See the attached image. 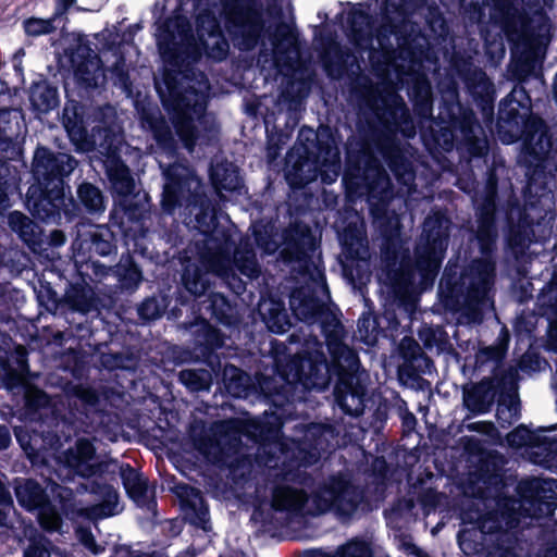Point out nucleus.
<instances>
[{"label": "nucleus", "instance_id": "nucleus-1", "mask_svg": "<svg viewBox=\"0 0 557 557\" xmlns=\"http://www.w3.org/2000/svg\"><path fill=\"white\" fill-rule=\"evenodd\" d=\"M177 30L178 23L170 17L158 25L156 42L164 66L154 87L183 147L193 152L197 145L211 146L218 138L219 126L206 114V107L198 100L199 91L184 86L181 77L201 60L206 42H199L189 28L181 30L177 40Z\"/></svg>", "mask_w": 557, "mask_h": 557}, {"label": "nucleus", "instance_id": "nucleus-2", "mask_svg": "<svg viewBox=\"0 0 557 557\" xmlns=\"http://www.w3.org/2000/svg\"><path fill=\"white\" fill-rule=\"evenodd\" d=\"M496 133L504 145L521 140L518 157L524 168L530 193H543L550 178L548 161L557 159V137L547 122L532 112V98L524 85H515L498 104Z\"/></svg>", "mask_w": 557, "mask_h": 557}, {"label": "nucleus", "instance_id": "nucleus-3", "mask_svg": "<svg viewBox=\"0 0 557 557\" xmlns=\"http://www.w3.org/2000/svg\"><path fill=\"white\" fill-rule=\"evenodd\" d=\"M408 98L413 113L420 120H431V140L434 148L444 152L466 151L471 158H483L487 153V143L479 137L482 126L475 112L463 104L457 87L441 92L438 113L432 116L433 90L429 78L419 74L408 86Z\"/></svg>", "mask_w": 557, "mask_h": 557}, {"label": "nucleus", "instance_id": "nucleus-4", "mask_svg": "<svg viewBox=\"0 0 557 557\" xmlns=\"http://www.w3.org/2000/svg\"><path fill=\"white\" fill-rule=\"evenodd\" d=\"M161 169L162 212L174 215L180 210L185 225L203 236L201 242L190 240L188 244H250L248 239L236 243L231 228L220 223L218 209L208 196L207 185L191 165L173 162L161 165Z\"/></svg>", "mask_w": 557, "mask_h": 557}, {"label": "nucleus", "instance_id": "nucleus-5", "mask_svg": "<svg viewBox=\"0 0 557 557\" xmlns=\"http://www.w3.org/2000/svg\"><path fill=\"white\" fill-rule=\"evenodd\" d=\"M99 145L108 189L112 197L109 227L113 237L120 235L123 244L145 238L149 228L150 198L136 189L134 173L121 156V141L111 129H106Z\"/></svg>", "mask_w": 557, "mask_h": 557}, {"label": "nucleus", "instance_id": "nucleus-6", "mask_svg": "<svg viewBox=\"0 0 557 557\" xmlns=\"http://www.w3.org/2000/svg\"><path fill=\"white\" fill-rule=\"evenodd\" d=\"M557 491V480L532 479L519 485L521 499H502L496 508L483 515L479 521L481 533L493 534L508 531L521 522L522 517H540L552 512Z\"/></svg>", "mask_w": 557, "mask_h": 557}, {"label": "nucleus", "instance_id": "nucleus-7", "mask_svg": "<svg viewBox=\"0 0 557 557\" xmlns=\"http://www.w3.org/2000/svg\"><path fill=\"white\" fill-rule=\"evenodd\" d=\"M360 500V494L346 479L331 478L309 498L304 491L278 487L273 494L272 507L288 513L318 515L334 510L339 515H350Z\"/></svg>", "mask_w": 557, "mask_h": 557}, {"label": "nucleus", "instance_id": "nucleus-8", "mask_svg": "<svg viewBox=\"0 0 557 557\" xmlns=\"http://www.w3.org/2000/svg\"><path fill=\"white\" fill-rule=\"evenodd\" d=\"M24 123L22 109L0 107V213L11 207L10 197L21 183L20 171L10 161H18L23 156L16 138Z\"/></svg>", "mask_w": 557, "mask_h": 557}, {"label": "nucleus", "instance_id": "nucleus-9", "mask_svg": "<svg viewBox=\"0 0 557 557\" xmlns=\"http://www.w3.org/2000/svg\"><path fill=\"white\" fill-rule=\"evenodd\" d=\"M225 29L240 51H252L265 37V20L258 0H220Z\"/></svg>", "mask_w": 557, "mask_h": 557}, {"label": "nucleus", "instance_id": "nucleus-10", "mask_svg": "<svg viewBox=\"0 0 557 557\" xmlns=\"http://www.w3.org/2000/svg\"><path fill=\"white\" fill-rule=\"evenodd\" d=\"M78 164V160L71 153L55 151L39 144L33 153L32 180L46 186L67 189L70 193L69 180Z\"/></svg>", "mask_w": 557, "mask_h": 557}, {"label": "nucleus", "instance_id": "nucleus-11", "mask_svg": "<svg viewBox=\"0 0 557 557\" xmlns=\"http://www.w3.org/2000/svg\"><path fill=\"white\" fill-rule=\"evenodd\" d=\"M307 357L295 356L280 370L281 377L289 385L301 384L305 388L324 389L330 383V368L318 342L309 343Z\"/></svg>", "mask_w": 557, "mask_h": 557}, {"label": "nucleus", "instance_id": "nucleus-12", "mask_svg": "<svg viewBox=\"0 0 557 557\" xmlns=\"http://www.w3.org/2000/svg\"><path fill=\"white\" fill-rule=\"evenodd\" d=\"M547 172L550 175L547 182V189L543 193H535L534 190L528 191V181L523 188V203L520 199L511 194L503 206L504 218L509 228L510 234L521 236L532 232L533 219L528 213V209H536L544 206V201L550 200L553 194V187L555 186V174L549 169V162L547 163ZM528 178V176L525 175Z\"/></svg>", "mask_w": 557, "mask_h": 557}, {"label": "nucleus", "instance_id": "nucleus-13", "mask_svg": "<svg viewBox=\"0 0 557 557\" xmlns=\"http://www.w3.org/2000/svg\"><path fill=\"white\" fill-rule=\"evenodd\" d=\"M341 358L334 357L339 369V382L335 388V398L338 406L348 414L359 416L364 408L366 388L360 379L352 373L356 367L355 354L346 346L338 347Z\"/></svg>", "mask_w": 557, "mask_h": 557}, {"label": "nucleus", "instance_id": "nucleus-14", "mask_svg": "<svg viewBox=\"0 0 557 557\" xmlns=\"http://www.w3.org/2000/svg\"><path fill=\"white\" fill-rule=\"evenodd\" d=\"M67 194V189L33 181L26 193L25 206L35 220L61 224L69 208Z\"/></svg>", "mask_w": 557, "mask_h": 557}, {"label": "nucleus", "instance_id": "nucleus-15", "mask_svg": "<svg viewBox=\"0 0 557 557\" xmlns=\"http://www.w3.org/2000/svg\"><path fill=\"white\" fill-rule=\"evenodd\" d=\"M253 244H322L309 224L295 219L281 227L277 218H261L251 224Z\"/></svg>", "mask_w": 557, "mask_h": 557}, {"label": "nucleus", "instance_id": "nucleus-16", "mask_svg": "<svg viewBox=\"0 0 557 557\" xmlns=\"http://www.w3.org/2000/svg\"><path fill=\"white\" fill-rule=\"evenodd\" d=\"M220 248L221 246H214V251L207 249L206 253L203 251L200 252L202 255L200 260L201 269L207 272L211 271L225 275L228 270L235 267L242 274L248 277H253L258 274L259 268L255 255L247 249V246L238 247L234 251L233 259L227 257Z\"/></svg>", "mask_w": 557, "mask_h": 557}, {"label": "nucleus", "instance_id": "nucleus-17", "mask_svg": "<svg viewBox=\"0 0 557 557\" xmlns=\"http://www.w3.org/2000/svg\"><path fill=\"white\" fill-rule=\"evenodd\" d=\"M318 177H323L317 161L311 158V150L302 146L292 148L285 158L284 178L293 191L304 189Z\"/></svg>", "mask_w": 557, "mask_h": 557}, {"label": "nucleus", "instance_id": "nucleus-18", "mask_svg": "<svg viewBox=\"0 0 557 557\" xmlns=\"http://www.w3.org/2000/svg\"><path fill=\"white\" fill-rule=\"evenodd\" d=\"M62 124L77 152L94 150L96 141L89 135V116L86 114V108L82 102L76 100L65 102L62 111Z\"/></svg>", "mask_w": 557, "mask_h": 557}, {"label": "nucleus", "instance_id": "nucleus-19", "mask_svg": "<svg viewBox=\"0 0 557 557\" xmlns=\"http://www.w3.org/2000/svg\"><path fill=\"white\" fill-rule=\"evenodd\" d=\"M74 77L79 88L96 90L106 79L103 63L89 45H79L71 55Z\"/></svg>", "mask_w": 557, "mask_h": 557}, {"label": "nucleus", "instance_id": "nucleus-20", "mask_svg": "<svg viewBox=\"0 0 557 557\" xmlns=\"http://www.w3.org/2000/svg\"><path fill=\"white\" fill-rule=\"evenodd\" d=\"M67 201L69 208L65 210V221L73 222L75 219L81 220L82 213L94 218L102 215L107 209L108 197L94 183L83 181L76 188V199L70 196Z\"/></svg>", "mask_w": 557, "mask_h": 557}, {"label": "nucleus", "instance_id": "nucleus-21", "mask_svg": "<svg viewBox=\"0 0 557 557\" xmlns=\"http://www.w3.org/2000/svg\"><path fill=\"white\" fill-rule=\"evenodd\" d=\"M315 151H311V158L323 173L322 182L333 183L341 172V153L335 135L331 127L324 126L314 134Z\"/></svg>", "mask_w": 557, "mask_h": 557}, {"label": "nucleus", "instance_id": "nucleus-22", "mask_svg": "<svg viewBox=\"0 0 557 557\" xmlns=\"http://www.w3.org/2000/svg\"><path fill=\"white\" fill-rule=\"evenodd\" d=\"M356 194L366 196L367 201L372 208L388 207L393 198V188L389 176L382 163H379L373 170L362 177V181L354 182L352 191L348 196Z\"/></svg>", "mask_w": 557, "mask_h": 557}, {"label": "nucleus", "instance_id": "nucleus-23", "mask_svg": "<svg viewBox=\"0 0 557 557\" xmlns=\"http://www.w3.org/2000/svg\"><path fill=\"white\" fill-rule=\"evenodd\" d=\"M15 494L18 503L26 509H39L38 519L44 529L48 531L59 529L61 518L52 507L45 505V493L36 482L30 480L18 481L15 486Z\"/></svg>", "mask_w": 557, "mask_h": 557}, {"label": "nucleus", "instance_id": "nucleus-24", "mask_svg": "<svg viewBox=\"0 0 557 557\" xmlns=\"http://www.w3.org/2000/svg\"><path fill=\"white\" fill-rule=\"evenodd\" d=\"M468 94L482 114L483 122L488 126L495 117L496 90L494 84L482 71L475 72L465 79Z\"/></svg>", "mask_w": 557, "mask_h": 557}, {"label": "nucleus", "instance_id": "nucleus-25", "mask_svg": "<svg viewBox=\"0 0 557 557\" xmlns=\"http://www.w3.org/2000/svg\"><path fill=\"white\" fill-rule=\"evenodd\" d=\"M377 150L399 184L408 185L414 181L412 162L406 157L399 141L386 136L380 140Z\"/></svg>", "mask_w": 557, "mask_h": 557}, {"label": "nucleus", "instance_id": "nucleus-26", "mask_svg": "<svg viewBox=\"0 0 557 557\" xmlns=\"http://www.w3.org/2000/svg\"><path fill=\"white\" fill-rule=\"evenodd\" d=\"M304 246H289L290 249L284 251V257L288 262H295L299 271L309 275L315 286L317 293L324 296L327 294L324 272L321 267V252L317 246H308V251L300 250Z\"/></svg>", "mask_w": 557, "mask_h": 557}, {"label": "nucleus", "instance_id": "nucleus-27", "mask_svg": "<svg viewBox=\"0 0 557 557\" xmlns=\"http://www.w3.org/2000/svg\"><path fill=\"white\" fill-rule=\"evenodd\" d=\"M476 228H471L475 244H496L498 200L475 199Z\"/></svg>", "mask_w": 557, "mask_h": 557}, {"label": "nucleus", "instance_id": "nucleus-28", "mask_svg": "<svg viewBox=\"0 0 557 557\" xmlns=\"http://www.w3.org/2000/svg\"><path fill=\"white\" fill-rule=\"evenodd\" d=\"M494 277V263L487 258L471 264L461 277L462 286L468 288V296L473 301H483L491 288Z\"/></svg>", "mask_w": 557, "mask_h": 557}, {"label": "nucleus", "instance_id": "nucleus-29", "mask_svg": "<svg viewBox=\"0 0 557 557\" xmlns=\"http://www.w3.org/2000/svg\"><path fill=\"white\" fill-rule=\"evenodd\" d=\"M379 163H381L380 160L370 149L366 147L358 149L348 148L343 175L347 194L352 191L354 182L362 181V176L364 177V175Z\"/></svg>", "mask_w": 557, "mask_h": 557}, {"label": "nucleus", "instance_id": "nucleus-30", "mask_svg": "<svg viewBox=\"0 0 557 557\" xmlns=\"http://www.w3.org/2000/svg\"><path fill=\"white\" fill-rule=\"evenodd\" d=\"M338 244H370L363 218L351 207H345L335 222Z\"/></svg>", "mask_w": 557, "mask_h": 557}, {"label": "nucleus", "instance_id": "nucleus-31", "mask_svg": "<svg viewBox=\"0 0 557 557\" xmlns=\"http://www.w3.org/2000/svg\"><path fill=\"white\" fill-rule=\"evenodd\" d=\"M28 100L33 111L47 114L60 104L58 87L44 75H39L28 88Z\"/></svg>", "mask_w": 557, "mask_h": 557}, {"label": "nucleus", "instance_id": "nucleus-32", "mask_svg": "<svg viewBox=\"0 0 557 557\" xmlns=\"http://www.w3.org/2000/svg\"><path fill=\"white\" fill-rule=\"evenodd\" d=\"M451 219L443 210H432L422 223L421 240L418 244H449Z\"/></svg>", "mask_w": 557, "mask_h": 557}, {"label": "nucleus", "instance_id": "nucleus-33", "mask_svg": "<svg viewBox=\"0 0 557 557\" xmlns=\"http://www.w3.org/2000/svg\"><path fill=\"white\" fill-rule=\"evenodd\" d=\"M176 494L182 498L185 515L189 522L205 531L209 530L208 508L200 492L187 485H177Z\"/></svg>", "mask_w": 557, "mask_h": 557}, {"label": "nucleus", "instance_id": "nucleus-34", "mask_svg": "<svg viewBox=\"0 0 557 557\" xmlns=\"http://www.w3.org/2000/svg\"><path fill=\"white\" fill-rule=\"evenodd\" d=\"M209 180L212 187L219 193L222 190L230 193H240L244 186L239 174V168L227 160L211 164L209 170Z\"/></svg>", "mask_w": 557, "mask_h": 557}, {"label": "nucleus", "instance_id": "nucleus-35", "mask_svg": "<svg viewBox=\"0 0 557 557\" xmlns=\"http://www.w3.org/2000/svg\"><path fill=\"white\" fill-rule=\"evenodd\" d=\"M370 23L371 15L366 10L352 7L347 13L349 39L356 48L362 51L374 50L372 47L373 36L367 30Z\"/></svg>", "mask_w": 557, "mask_h": 557}, {"label": "nucleus", "instance_id": "nucleus-36", "mask_svg": "<svg viewBox=\"0 0 557 557\" xmlns=\"http://www.w3.org/2000/svg\"><path fill=\"white\" fill-rule=\"evenodd\" d=\"M370 212L382 238L381 244H407L400 238V221L394 211H389L388 207H379Z\"/></svg>", "mask_w": 557, "mask_h": 557}, {"label": "nucleus", "instance_id": "nucleus-37", "mask_svg": "<svg viewBox=\"0 0 557 557\" xmlns=\"http://www.w3.org/2000/svg\"><path fill=\"white\" fill-rule=\"evenodd\" d=\"M95 448L86 440L77 441L75 447L70 448L65 456V465L82 476H90L95 473Z\"/></svg>", "mask_w": 557, "mask_h": 557}, {"label": "nucleus", "instance_id": "nucleus-38", "mask_svg": "<svg viewBox=\"0 0 557 557\" xmlns=\"http://www.w3.org/2000/svg\"><path fill=\"white\" fill-rule=\"evenodd\" d=\"M368 258V246H345L341 255V263L345 275L351 281L355 278L361 280L369 270Z\"/></svg>", "mask_w": 557, "mask_h": 557}, {"label": "nucleus", "instance_id": "nucleus-39", "mask_svg": "<svg viewBox=\"0 0 557 557\" xmlns=\"http://www.w3.org/2000/svg\"><path fill=\"white\" fill-rule=\"evenodd\" d=\"M443 259V246H417L416 249V271L421 276L420 284L432 280Z\"/></svg>", "mask_w": 557, "mask_h": 557}, {"label": "nucleus", "instance_id": "nucleus-40", "mask_svg": "<svg viewBox=\"0 0 557 557\" xmlns=\"http://www.w3.org/2000/svg\"><path fill=\"white\" fill-rule=\"evenodd\" d=\"M323 307V300L309 295L308 288H299L290 296V309L295 317L308 323L315 321Z\"/></svg>", "mask_w": 557, "mask_h": 557}, {"label": "nucleus", "instance_id": "nucleus-41", "mask_svg": "<svg viewBox=\"0 0 557 557\" xmlns=\"http://www.w3.org/2000/svg\"><path fill=\"white\" fill-rule=\"evenodd\" d=\"M8 225L22 240V244H45L41 239L42 227L26 214L12 211L8 216Z\"/></svg>", "mask_w": 557, "mask_h": 557}, {"label": "nucleus", "instance_id": "nucleus-42", "mask_svg": "<svg viewBox=\"0 0 557 557\" xmlns=\"http://www.w3.org/2000/svg\"><path fill=\"white\" fill-rule=\"evenodd\" d=\"M494 387L492 383L487 381H482L463 394L466 407L476 413L486 412L494 403Z\"/></svg>", "mask_w": 557, "mask_h": 557}, {"label": "nucleus", "instance_id": "nucleus-43", "mask_svg": "<svg viewBox=\"0 0 557 557\" xmlns=\"http://www.w3.org/2000/svg\"><path fill=\"white\" fill-rule=\"evenodd\" d=\"M259 311L268 327L274 333H284L289 327L285 309L281 302L263 300L259 304Z\"/></svg>", "mask_w": 557, "mask_h": 557}, {"label": "nucleus", "instance_id": "nucleus-44", "mask_svg": "<svg viewBox=\"0 0 557 557\" xmlns=\"http://www.w3.org/2000/svg\"><path fill=\"white\" fill-rule=\"evenodd\" d=\"M121 476L129 497L133 498L137 504H144L146 502L147 493L146 480L137 471L129 467L122 468Z\"/></svg>", "mask_w": 557, "mask_h": 557}, {"label": "nucleus", "instance_id": "nucleus-45", "mask_svg": "<svg viewBox=\"0 0 557 557\" xmlns=\"http://www.w3.org/2000/svg\"><path fill=\"white\" fill-rule=\"evenodd\" d=\"M310 557H372V549L369 543L352 540L339 546L334 553L314 552Z\"/></svg>", "mask_w": 557, "mask_h": 557}, {"label": "nucleus", "instance_id": "nucleus-46", "mask_svg": "<svg viewBox=\"0 0 557 557\" xmlns=\"http://www.w3.org/2000/svg\"><path fill=\"white\" fill-rule=\"evenodd\" d=\"M535 67V60L530 51H522L513 57L509 65L511 76L518 82L516 85H524L532 75Z\"/></svg>", "mask_w": 557, "mask_h": 557}, {"label": "nucleus", "instance_id": "nucleus-47", "mask_svg": "<svg viewBox=\"0 0 557 557\" xmlns=\"http://www.w3.org/2000/svg\"><path fill=\"white\" fill-rule=\"evenodd\" d=\"M224 380L227 392L234 397H246L249 386V376L236 367L224 369Z\"/></svg>", "mask_w": 557, "mask_h": 557}, {"label": "nucleus", "instance_id": "nucleus-48", "mask_svg": "<svg viewBox=\"0 0 557 557\" xmlns=\"http://www.w3.org/2000/svg\"><path fill=\"white\" fill-rule=\"evenodd\" d=\"M103 502L87 510V516L92 519L106 518L119 512L117 493L111 486L103 488Z\"/></svg>", "mask_w": 557, "mask_h": 557}, {"label": "nucleus", "instance_id": "nucleus-49", "mask_svg": "<svg viewBox=\"0 0 557 557\" xmlns=\"http://www.w3.org/2000/svg\"><path fill=\"white\" fill-rule=\"evenodd\" d=\"M55 20L53 15L49 18L30 16L22 22V27L27 37L50 35L57 30Z\"/></svg>", "mask_w": 557, "mask_h": 557}, {"label": "nucleus", "instance_id": "nucleus-50", "mask_svg": "<svg viewBox=\"0 0 557 557\" xmlns=\"http://www.w3.org/2000/svg\"><path fill=\"white\" fill-rule=\"evenodd\" d=\"M181 382L191 391L208 389L211 376L208 371L184 370L180 373Z\"/></svg>", "mask_w": 557, "mask_h": 557}, {"label": "nucleus", "instance_id": "nucleus-51", "mask_svg": "<svg viewBox=\"0 0 557 557\" xmlns=\"http://www.w3.org/2000/svg\"><path fill=\"white\" fill-rule=\"evenodd\" d=\"M196 24L199 29H205L210 37H222V28L214 12L208 8L201 10L196 16Z\"/></svg>", "mask_w": 557, "mask_h": 557}, {"label": "nucleus", "instance_id": "nucleus-52", "mask_svg": "<svg viewBox=\"0 0 557 557\" xmlns=\"http://www.w3.org/2000/svg\"><path fill=\"white\" fill-rule=\"evenodd\" d=\"M285 134L282 131H267L265 158L268 163H274L281 156L285 141Z\"/></svg>", "mask_w": 557, "mask_h": 557}, {"label": "nucleus", "instance_id": "nucleus-53", "mask_svg": "<svg viewBox=\"0 0 557 557\" xmlns=\"http://www.w3.org/2000/svg\"><path fill=\"white\" fill-rule=\"evenodd\" d=\"M183 282L186 289L195 296L203 294L207 288L206 281L201 277L198 267H195L191 271L190 265H187L183 274Z\"/></svg>", "mask_w": 557, "mask_h": 557}, {"label": "nucleus", "instance_id": "nucleus-54", "mask_svg": "<svg viewBox=\"0 0 557 557\" xmlns=\"http://www.w3.org/2000/svg\"><path fill=\"white\" fill-rule=\"evenodd\" d=\"M152 134L160 148L168 151L176 149V143L173 133L168 124L160 122L152 127Z\"/></svg>", "mask_w": 557, "mask_h": 557}, {"label": "nucleus", "instance_id": "nucleus-55", "mask_svg": "<svg viewBox=\"0 0 557 557\" xmlns=\"http://www.w3.org/2000/svg\"><path fill=\"white\" fill-rule=\"evenodd\" d=\"M111 74L124 90H131L133 83L123 58L117 59L111 67Z\"/></svg>", "mask_w": 557, "mask_h": 557}, {"label": "nucleus", "instance_id": "nucleus-56", "mask_svg": "<svg viewBox=\"0 0 557 557\" xmlns=\"http://www.w3.org/2000/svg\"><path fill=\"white\" fill-rule=\"evenodd\" d=\"M534 440L533 433L524 426H519L507 435L508 444L516 448L533 445Z\"/></svg>", "mask_w": 557, "mask_h": 557}, {"label": "nucleus", "instance_id": "nucleus-57", "mask_svg": "<svg viewBox=\"0 0 557 557\" xmlns=\"http://www.w3.org/2000/svg\"><path fill=\"white\" fill-rule=\"evenodd\" d=\"M498 181L496 169L490 168L486 172L483 193L479 199L498 200Z\"/></svg>", "mask_w": 557, "mask_h": 557}, {"label": "nucleus", "instance_id": "nucleus-58", "mask_svg": "<svg viewBox=\"0 0 557 557\" xmlns=\"http://www.w3.org/2000/svg\"><path fill=\"white\" fill-rule=\"evenodd\" d=\"M389 115L393 119V122H394L396 128L404 126L405 128L409 129V133H406V131L404 129L405 136L411 137L414 134L412 119H411L409 111L407 110L406 107H404L400 110L399 114L396 111H391Z\"/></svg>", "mask_w": 557, "mask_h": 557}, {"label": "nucleus", "instance_id": "nucleus-59", "mask_svg": "<svg viewBox=\"0 0 557 557\" xmlns=\"http://www.w3.org/2000/svg\"><path fill=\"white\" fill-rule=\"evenodd\" d=\"M48 541L44 537L34 539L24 552V557H50Z\"/></svg>", "mask_w": 557, "mask_h": 557}, {"label": "nucleus", "instance_id": "nucleus-60", "mask_svg": "<svg viewBox=\"0 0 557 557\" xmlns=\"http://www.w3.org/2000/svg\"><path fill=\"white\" fill-rule=\"evenodd\" d=\"M122 275V285L125 288L137 287L141 281V273L137 267L131 265Z\"/></svg>", "mask_w": 557, "mask_h": 557}, {"label": "nucleus", "instance_id": "nucleus-61", "mask_svg": "<svg viewBox=\"0 0 557 557\" xmlns=\"http://www.w3.org/2000/svg\"><path fill=\"white\" fill-rule=\"evenodd\" d=\"M25 397L28 405L35 408L45 406L48 403V397L44 392L30 386L26 387Z\"/></svg>", "mask_w": 557, "mask_h": 557}, {"label": "nucleus", "instance_id": "nucleus-62", "mask_svg": "<svg viewBox=\"0 0 557 557\" xmlns=\"http://www.w3.org/2000/svg\"><path fill=\"white\" fill-rule=\"evenodd\" d=\"M344 55L348 57L349 53L346 52H342L341 50L338 51V55H337V60L336 62H334L332 59L330 58H326V57H323L322 58V64H323V67L324 70L330 74L332 75L333 71L336 70L338 73H341L343 71V69L345 67V60H344Z\"/></svg>", "mask_w": 557, "mask_h": 557}, {"label": "nucleus", "instance_id": "nucleus-63", "mask_svg": "<svg viewBox=\"0 0 557 557\" xmlns=\"http://www.w3.org/2000/svg\"><path fill=\"white\" fill-rule=\"evenodd\" d=\"M139 314L144 319H156L160 315V309L154 299H148L139 307Z\"/></svg>", "mask_w": 557, "mask_h": 557}, {"label": "nucleus", "instance_id": "nucleus-64", "mask_svg": "<svg viewBox=\"0 0 557 557\" xmlns=\"http://www.w3.org/2000/svg\"><path fill=\"white\" fill-rule=\"evenodd\" d=\"M426 23L432 29H434L436 26L444 28L446 23L444 15L438 9V7L434 5L429 8Z\"/></svg>", "mask_w": 557, "mask_h": 557}]
</instances>
